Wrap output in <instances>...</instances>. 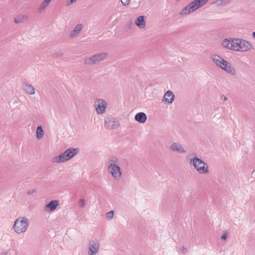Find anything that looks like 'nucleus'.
<instances>
[{"label":"nucleus","instance_id":"nucleus-1","mask_svg":"<svg viewBox=\"0 0 255 255\" xmlns=\"http://www.w3.org/2000/svg\"><path fill=\"white\" fill-rule=\"evenodd\" d=\"M108 164L109 172L115 180H119L121 178L122 173L117 157L114 156L110 157Z\"/></svg>","mask_w":255,"mask_h":255},{"label":"nucleus","instance_id":"nucleus-2","mask_svg":"<svg viewBox=\"0 0 255 255\" xmlns=\"http://www.w3.org/2000/svg\"><path fill=\"white\" fill-rule=\"evenodd\" d=\"M78 150V148L70 147L59 156L54 157L52 159V162L62 163L67 161L74 156L77 153Z\"/></svg>","mask_w":255,"mask_h":255},{"label":"nucleus","instance_id":"nucleus-3","mask_svg":"<svg viewBox=\"0 0 255 255\" xmlns=\"http://www.w3.org/2000/svg\"><path fill=\"white\" fill-rule=\"evenodd\" d=\"M29 225L28 219L25 217H19L14 221L13 228L18 234L25 233Z\"/></svg>","mask_w":255,"mask_h":255},{"label":"nucleus","instance_id":"nucleus-4","mask_svg":"<svg viewBox=\"0 0 255 255\" xmlns=\"http://www.w3.org/2000/svg\"><path fill=\"white\" fill-rule=\"evenodd\" d=\"M190 163L193 165L200 174H205L209 172L208 164L201 158L195 156L190 159Z\"/></svg>","mask_w":255,"mask_h":255},{"label":"nucleus","instance_id":"nucleus-5","mask_svg":"<svg viewBox=\"0 0 255 255\" xmlns=\"http://www.w3.org/2000/svg\"><path fill=\"white\" fill-rule=\"evenodd\" d=\"M209 0H194L183 8L181 15H185L193 12L204 5Z\"/></svg>","mask_w":255,"mask_h":255},{"label":"nucleus","instance_id":"nucleus-6","mask_svg":"<svg viewBox=\"0 0 255 255\" xmlns=\"http://www.w3.org/2000/svg\"><path fill=\"white\" fill-rule=\"evenodd\" d=\"M106 52L95 54L91 57H86L84 60V63L88 65H93L104 60L107 56Z\"/></svg>","mask_w":255,"mask_h":255},{"label":"nucleus","instance_id":"nucleus-7","mask_svg":"<svg viewBox=\"0 0 255 255\" xmlns=\"http://www.w3.org/2000/svg\"><path fill=\"white\" fill-rule=\"evenodd\" d=\"M120 126L119 123L112 118H107L105 119V127L109 129H115Z\"/></svg>","mask_w":255,"mask_h":255},{"label":"nucleus","instance_id":"nucleus-8","mask_svg":"<svg viewBox=\"0 0 255 255\" xmlns=\"http://www.w3.org/2000/svg\"><path fill=\"white\" fill-rule=\"evenodd\" d=\"M107 106V102L103 99L97 100L95 104L96 112L99 114H102L105 112Z\"/></svg>","mask_w":255,"mask_h":255},{"label":"nucleus","instance_id":"nucleus-9","mask_svg":"<svg viewBox=\"0 0 255 255\" xmlns=\"http://www.w3.org/2000/svg\"><path fill=\"white\" fill-rule=\"evenodd\" d=\"M211 58L213 62L217 66L220 67L222 69L225 67V65L227 64L228 61L224 60L222 57L218 55L214 54L211 55Z\"/></svg>","mask_w":255,"mask_h":255},{"label":"nucleus","instance_id":"nucleus-10","mask_svg":"<svg viewBox=\"0 0 255 255\" xmlns=\"http://www.w3.org/2000/svg\"><path fill=\"white\" fill-rule=\"evenodd\" d=\"M99 250V244L97 241L91 240L89 245V255H95Z\"/></svg>","mask_w":255,"mask_h":255},{"label":"nucleus","instance_id":"nucleus-11","mask_svg":"<svg viewBox=\"0 0 255 255\" xmlns=\"http://www.w3.org/2000/svg\"><path fill=\"white\" fill-rule=\"evenodd\" d=\"M170 149L173 152H177L179 153L185 154L186 150L178 142H173L170 146Z\"/></svg>","mask_w":255,"mask_h":255},{"label":"nucleus","instance_id":"nucleus-12","mask_svg":"<svg viewBox=\"0 0 255 255\" xmlns=\"http://www.w3.org/2000/svg\"><path fill=\"white\" fill-rule=\"evenodd\" d=\"M175 99V96L171 91H167L164 94L162 101L165 103L171 104Z\"/></svg>","mask_w":255,"mask_h":255},{"label":"nucleus","instance_id":"nucleus-13","mask_svg":"<svg viewBox=\"0 0 255 255\" xmlns=\"http://www.w3.org/2000/svg\"><path fill=\"white\" fill-rule=\"evenodd\" d=\"M232 50L236 51H240L241 48V39L235 38L232 39Z\"/></svg>","mask_w":255,"mask_h":255},{"label":"nucleus","instance_id":"nucleus-14","mask_svg":"<svg viewBox=\"0 0 255 255\" xmlns=\"http://www.w3.org/2000/svg\"><path fill=\"white\" fill-rule=\"evenodd\" d=\"M134 119L139 123H144L147 119L146 114L143 112H139L135 116Z\"/></svg>","mask_w":255,"mask_h":255},{"label":"nucleus","instance_id":"nucleus-15","mask_svg":"<svg viewBox=\"0 0 255 255\" xmlns=\"http://www.w3.org/2000/svg\"><path fill=\"white\" fill-rule=\"evenodd\" d=\"M224 66L225 67L223 69V70L232 75H235L236 74L237 72L236 69L232 66L230 63L227 62V64Z\"/></svg>","mask_w":255,"mask_h":255},{"label":"nucleus","instance_id":"nucleus-16","mask_svg":"<svg viewBox=\"0 0 255 255\" xmlns=\"http://www.w3.org/2000/svg\"><path fill=\"white\" fill-rule=\"evenodd\" d=\"M82 28L83 25L82 24H77L74 28V30L71 31L70 35V38H73L77 37L82 30Z\"/></svg>","mask_w":255,"mask_h":255},{"label":"nucleus","instance_id":"nucleus-17","mask_svg":"<svg viewBox=\"0 0 255 255\" xmlns=\"http://www.w3.org/2000/svg\"><path fill=\"white\" fill-rule=\"evenodd\" d=\"M58 205L59 203L57 200H52L45 206V208L49 209L48 211L52 212L57 208Z\"/></svg>","mask_w":255,"mask_h":255},{"label":"nucleus","instance_id":"nucleus-18","mask_svg":"<svg viewBox=\"0 0 255 255\" xmlns=\"http://www.w3.org/2000/svg\"><path fill=\"white\" fill-rule=\"evenodd\" d=\"M241 51L245 52L250 50L252 47V44L247 41L241 39Z\"/></svg>","mask_w":255,"mask_h":255},{"label":"nucleus","instance_id":"nucleus-19","mask_svg":"<svg viewBox=\"0 0 255 255\" xmlns=\"http://www.w3.org/2000/svg\"><path fill=\"white\" fill-rule=\"evenodd\" d=\"M23 88L26 93L33 95L35 93L34 88L30 84L25 83L23 85Z\"/></svg>","mask_w":255,"mask_h":255},{"label":"nucleus","instance_id":"nucleus-20","mask_svg":"<svg viewBox=\"0 0 255 255\" xmlns=\"http://www.w3.org/2000/svg\"><path fill=\"white\" fill-rule=\"evenodd\" d=\"M135 24L140 28L144 27L145 25L144 16H138L135 21Z\"/></svg>","mask_w":255,"mask_h":255},{"label":"nucleus","instance_id":"nucleus-21","mask_svg":"<svg viewBox=\"0 0 255 255\" xmlns=\"http://www.w3.org/2000/svg\"><path fill=\"white\" fill-rule=\"evenodd\" d=\"M222 45L224 47H225L228 49L232 50V47H233L232 40H230L227 39H224L223 41H222Z\"/></svg>","mask_w":255,"mask_h":255},{"label":"nucleus","instance_id":"nucleus-22","mask_svg":"<svg viewBox=\"0 0 255 255\" xmlns=\"http://www.w3.org/2000/svg\"><path fill=\"white\" fill-rule=\"evenodd\" d=\"M44 134V131L41 126H38L36 130V136L38 139H40Z\"/></svg>","mask_w":255,"mask_h":255},{"label":"nucleus","instance_id":"nucleus-23","mask_svg":"<svg viewBox=\"0 0 255 255\" xmlns=\"http://www.w3.org/2000/svg\"><path fill=\"white\" fill-rule=\"evenodd\" d=\"M51 0H44L40 4L39 8V11L41 12L49 4Z\"/></svg>","mask_w":255,"mask_h":255},{"label":"nucleus","instance_id":"nucleus-24","mask_svg":"<svg viewBox=\"0 0 255 255\" xmlns=\"http://www.w3.org/2000/svg\"><path fill=\"white\" fill-rule=\"evenodd\" d=\"M114 215V211L111 210L106 214V218H107V219H108L109 220H110L113 218Z\"/></svg>","mask_w":255,"mask_h":255},{"label":"nucleus","instance_id":"nucleus-25","mask_svg":"<svg viewBox=\"0 0 255 255\" xmlns=\"http://www.w3.org/2000/svg\"><path fill=\"white\" fill-rule=\"evenodd\" d=\"M231 0H217L216 2L218 5H221L223 4H227L229 3Z\"/></svg>","mask_w":255,"mask_h":255},{"label":"nucleus","instance_id":"nucleus-26","mask_svg":"<svg viewBox=\"0 0 255 255\" xmlns=\"http://www.w3.org/2000/svg\"><path fill=\"white\" fill-rule=\"evenodd\" d=\"M79 205L81 208H84L85 207V200L84 199H81L79 200Z\"/></svg>","mask_w":255,"mask_h":255},{"label":"nucleus","instance_id":"nucleus-27","mask_svg":"<svg viewBox=\"0 0 255 255\" xmlns=\"http://www.w3.org/2000/svg\"><path fill=\"white\" fill-rule=\"evenodd\" d=\"M23 21V18H21V17L16 18H15V19H14V22L16 23H21Z\"/></svg>","mask_w":255,"mask_h":255},{"label":"nucleus","instance_id":"nucleus-28","mask_svg":"<svg viewBox=\"0 0 255 255\" xmlns=\"http://www.w3.org/2000/svg\"><path fill=\"white\" fill-rule=\"evenodd\" d=\"M130 0H121L122 3L124 5H128L130 2Z\"/></svg>","mask_w":255,"mask_h":255},{"label":"nucleus","instance_id":"nucleus-29","mask_svg":"<svg viewBox=\"0 0 255 255\" xmlns=\"http://www.w3.org/2000/svg\"><path fill=\"white\" fill-rule=\"evenodd\" d=\"M227 237V233L226 232H225L223 233V235L221 237V239L223 240H226Z\"/></svg>","mask_w":255,"mask_h":255},{"label":"nucleus","instance_id":"nucleus-30","mask_svg":"<svg viewBox=\"0 0 255 255\" xmlns=\"http://www.w3.org/2000/svg\"><path fill=\"white\" fill-rule=\"evenodd\" d=\"M55 55L57 57H61V56H62L64 55V53L63 52H56L55 53Z\"/></svg>","mask_w":255,"mask_h":255},{"label":"nucleus","instance_id":"nucleus-31","mask_svg":"<svg viewBox=\"0 0 255 255\" xmlns=\"http://www.w3.org/2000/svg\"><path fill=\"white\" fill-rule=\"evenodd\" d=\"M181 250L183 254L187 253V249L184 246L182 247Z\"/></svg>","mask_w":255,"mask_h":255},{"label":"nucleus","instance_id":"nucleus-32","mask_svg":"<svg viewBox=\"0 0 255 255\" xmlns=\"http://www.w3.org/2000/svg\"><path fill=\"white\" fill-rule=\"evenodd\" d=\"M35 192H36V190L34 189H33L32 190L28 191L27 193V194H33V193H35Z\"/></svg>","mask_w":255,"mask_h":255},{"label":"nucleus","instance_id":"nucleus-33","mask_svg":"<svg viewBox=\"0 0 255 255\" xmlns=\"http://www.w3.org/2000/svg\"><path fill=\"white\" fill-rule=\"evenodd\" d=\"M221 99H222V101H225L227 100V97L226 96L223 95V96H222Z\"/></svg>","mask_w":255,"mask_h":255},{"label":"nucleus","instance_id":"nucleus-34","mask_svg":"<svg viewBox=\"0 0 255 255\" xmlns=\"http://www.w3.org/2000/svg\"><path fill=\"white\" fill-rule=\"evenodd\" d=\"M77 0H70V3H73L74 2H75Z\"/></svg>","mask_w":255,"mask_h":255},{"label":"nucleus","instance_id":"nucleus-35","mask_svg":"<svg viewBox=\"0 0 255 255\" xmlns=\"http://www.w3.org/2000/svg\"><path fill=\"white\" fill-rule=\"evenodd\" d=\"M253 36L255 38V32H254L253 33Z\"/></svg>","mask_w":255,"mask_h":255},{"label":"nucleus","instance_id":"nucleus-36","mask_svg":"<svg viewBox=\"0 0 255 255\" xmlns=\"http://www.w3.org/2000/svg\"><path fill=\"white\" fill-rule=\"evenodd\" d=\"M4 255V254H2V255Z\"/></svg>","mask_w":255,"mask_h":255}]
</instances>
